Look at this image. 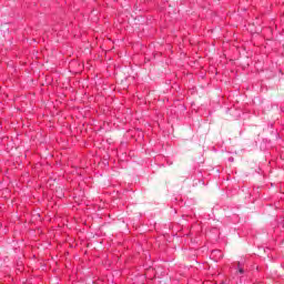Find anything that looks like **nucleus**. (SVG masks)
Segmentation results:
<instances>
[{
    "mask_svg": "<svg viewBox=\"0 0 284 284\" xmlns=\"http://www.w3.org/2000/svg\"><path fill=\"white\" fill-rule=\"evenodd\" d=\"M240 274H243V268H240Z\"/></svg>",
    "mask_w": 284,
    "mask_h": 284,
    "instance_id": "f03ea898",
    "label": "nucleus"
},
{
    "mask_svg": "<svg viewBox=\"0 0 284 284\" xmlns=\"http://www.w3.org/2000/svg\"><path fill=\"white\" fill-rule=\"evenodd\" d=\"M212 254H220V256H223V253H221V251H213Z\"/></svg>",
    "mask_w": 284,
    "mask_h": 284,
    "instance_id": "f257e3e1",
    "label": "nucleus"
}]
</instances>
